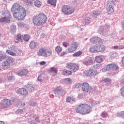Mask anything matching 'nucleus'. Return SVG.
I'll use <instances>...</instances> for the list:
<instances>
[{
  "label": "nucleus",
  "mask_w": 124,
  "mask_h": 124,
  "mask_svg": "<svg viewBox=\"0 0 124 124\" xmlns=\"http://www.w3.org/2000/svg\"><path fill=\"white\" fill-rule=\"evenodd\" d=\"M76 111L81 115H87L92 111V107L88 104H82L76 108Z\"/></svg>",
  "instance_id": "7ed1b4c3"
},
{
  "label": "nucleus",
  "mask_w": 124,
  "mask_h": 124,
  "mask_svg": "<svg viewBox=\"0 0 124 124\" xmlns=\"http://www.w3.org/2000/svg\"><path fill=\"white\" fill-rule=\"evenodd\" d=\"M88 60L89 61V62H90V63H94V58L91 57L88 59Z\"/></svg>",
  "instance_id": "a18cd8bd"
},
{
  "label": "nucleus",
  "mask_w": 124,
  "mask_h": 124,
  "mask_svg": "<svg viewBox=\"0 0 124 124\" xmlns=\"http://www.w3.org/2000/svg\"><path fill=\"white\" fill-rule=\"evenodd\" d=\"M81 89L82 92L88 93L90 91V85L87 82H84L81 85Z\"/></svg>",
  "instance_id": "2eb2a0df"
},
{
  "label": "nucleus",
  "mask_w": 124,
  "mask_h": 124,
  "mask_svg": "<svg viewBox=\"0 0 124 124\" xmlns=\"http://www.w3.org/2000/svg\"><path fill=\"white\" fill-rule=\"evenodd\" d=\"M49 73H58V69L54 67H51L49 70Z\"/></svg>",
  "instance_id": "72a5a7b5"
},
{
  "label": "nucleus",
  "mask_w": 124,
  "mask_h": 124,
  "mask_svg": "<svg viewBox=\"0 0 124 124\" xmlns=\"http://www.w3.org/2000/svg\"><path fill=\"white\" fill-rule=\"evenodd\" d=\"M6 58V54L3 52H0V62H1Z\"/></svg>",
  "instance_id": "a878e982"
},
{
  "label": "nucleus",
  "mask_w": 124,
  "mask_h": 124,
  "mask_svg": "<svg viewBox=\"0 0 124 124\" xmlns=\"http://www.w3.org/2000/svg\"><path fill=\"white\" fill-rule=\"evenodd\" d=\"M29 74V71L27 69H22L18 72L19 76H27Z\"/></svg>",
  "instance_id": "f3484780"
},
{
  "label": "nucleus",
  "mask_w": 124,
  "mask_h": 124,
  "mask_svg": "<svg viewBox=\"0 0 124 124\" xmlns=\"http://www.w3.org/2000/svg\"><path fill=\"white\" fill-rule=\"evenodd\" d=\"M84 73L87 77H90L91 78H94V77H95L98 74L97 71L93 70V69H90L85 71Z\"/></svg>",
  "instance_id": "6e6552de"
},
{
  "label": "nucleus",
  "mask_w": 124,
  "mask_h": 124,
  "mask_svg": "<svg viewBox=\"0 0 124 124\" xmlns=\"http://www.w3.org/2000/svg\"><path fill=\"white\" fill-rule=\"evenodd\" d=\"M37 80L39 82H40V83H42V82H43V77H42L41 75H40L38 77Z\"/></svg>",
  "instance_id": "37998d69"
},
{
  "label": "nucleus",
  "mask_w": 124,
  "mask_h": 124,
  "mask_svg": "<svg viewBox=\"0 0 124 124\" xmlns=\"http://www.w3.org/2000/svg\"><path fill=\"white\" fill-rule=\"evenodd\" d=\"M30 105H31V106H33V107L36 106V104L35 103V102H33V101H32V102H30Z\"/></svg>",
  "instance_id": "6e6d98bb"
},
{
  "label": "nucleus",
  "mask_w": 124,
  "mask_h": 124,
  "mask_svg": "<svg viewBox=\"0 0 124 124\" xmlns=\"http://www.w3.org/2000/svg\"><path fill=\"white\" fill-rule=\"evenodd\" d=\"M93 106H95V105H98L99 102L98 101H93L92 103Z\"/></svg>",
  "instance_id": "3c124183"
},
{
  "label": "nucleus",
  "mask_w": 124,
  "mask_h": 124,
  "mask_svg": "<svg viewBox=\"0 0 124 124\" xmlns=\"http://www.w3.org/2000/svg\"><path fill=\"white\" fill-rule=\"evenodd\" d=\"M32 23L35 26L44 25L47 21V16L45 14L41 13L32 18Z\"/></svg>",
  "instance_id": "f03ea898"
},
{
  "label": "nucleus",
  "mask_w": 124,
  "mask_h": 124,
  "mask_svg": "<svg viewBox=\"0 0 124 124\" xmlns=\"http://www.w3.org/2000/svg\"><path fill=\"white\" fill-rule=\"evenodd\" d=\"M105 46L104 45L92 46L90 47L89 51L91 53H99L105 50Z\"/></svg>",
  "instance_id": "423d86ee"
},
{
  "label": "nucleus",
  "mask_w": 124,
  "mask_h": 124,
  "mask_svg": "<svg viewBox=\"0 0 124 124\" xmlns=\"http://www.w3.org/2000/svg\"><path fill=\"white\" fill-rule=\"evenodd\" d=\"M10 31L12 33H15L16 32V25L15 24H12L10 27Z\"/></svg>",
  "instance_id": "b1692460"
},
{
  "label": "nucleus",
  "mask_w": 124,
  "mask_h": 124,
  "mask_svg": "<svg viewBox=\"0 0 124 124\" xmlns=\"http://www.w3.org/2000/svg\"><path fill=\"white\" fill-rule=\"evenodd\" d=\"M114 4L113 3V2L109 1L107 3V11L108 13V14H112L114 12Z\"/></svg>",
  "instance_id": "f8f14e48"
},
{
  "label": "nucleus",
  "mask_w": 124,
  "mask_h": 124,
  "mask_svg": "<svg viewBox=\"0 0 124 124\" xmlns=\"http://www.w3.org/2000/svg\"><path fill=\"white\" fill-rule=\"evenodd\" d=\"M25 88H27L31 93L34 91V85L32 82H29L28 84L25 85Z\"/></svg>",
  "instance_id": "dca6fc26"
},
{
  "label": "nucleus",
  "mask_w": 124,
  "mask_h": 124,
  "mask_svg": "<svg viewBox=\"0 0 124 124\" xmlns=\"http://www.w3.org/2000/svg\"><path fill=\"white\" fill-rule=\"evenodd\" d=\"M91 43H94L95 45H98L101 43H102V39L101 38L97 36H95L90 39Z\"/></svg>",
  "instance_id": "9d476101"
},
{
  "label": "nucleus",
  "mask_w": 124,
  "mask_h": 124,
  "mask_svg": "<svg viewBox=\"0 0 124 124\" xmlns=\"http://www.w3.org/2000/svg\"><path fill=\"white\" fill-rule=\"evenodd\" d=\"M107 70H110V68L109 67V64L105 65L104 68L102 69V71L103 72H106Z\"/></svg>",
  "instance_id": "58836bf2"
},
{
  "label": "nucleus",
  "mask_w": 124,
  "mask_h": 124,
  "mask_svg": "<svg viewBox=\"0 0 124 124\" xmlns=\"http://www.w3.org/2000/svg\"><path fill=\"white\" fill-rule=\"evenodd\" d=\"M101 12L100 11H94L93 12V16L94 17H97L99 14H100Z\"/></svg>",
  "instance_id": "a19ab883"
},
{
  "label": "nucleus",
  "mask_w": 124,
  "mask_h": 124,
  "mask_svg": "<svg viewBox=\"0 0 124 124\" xmlns=\"http://www.w3.org/2000/svg\"><path fill=\"white\" fill-rule=\"evenodd\" d=\"M30 38H31V36L29 35L26 34L23 37V39L24 41H29L30 40Z\"/></svg>",
  "instance_id": "ea45409f"
},
{
  "label": "nucleus",
  "mask_w": 124,
  "mask_h": 124,
  "mask_svg": "<svg viewBox=\"0 0 124 124\" xmlns=\"http://www.w3.org/2000/svg\"><path fill=\"white\" fill-rule=\"evenodd\" d=\"M0 104L2 108H8L11 105V100L8 99H4L1 101Z\"/></svg>",
  "instance_id": "9b49d317"
},
{
  "label": "nucleus",
  "mask_w": 124,
  "mask_h": 124,
  "mask_svg": "<svg viewBox=\"0 0 124 124\" xmlns=\"http://www.w3.org/2000/svg\"><path fill=\"white\" fill-rule=\"evenodd\" d=\"M66 68L73 71V72H76L79 69V65L72 62H68L66 64Z\"/></svg>",
  "instance_id": "0eeeda50"
},
{
  "label": "nucleus",
  "mask_w": 124,
  "mask_h": 124,
  "mask_svg": "<svg viewBox=\"0 0 124 124\" xmlns=\"http://www.w3.org/2000/svg\"><path fill=\"white\" fill-rule=\"evenodd\" d=\"M14 52H16V48L15 46H10L8 50H6L7 54L13 56V57H16V53Z\"/></svg>",
  "instance_id": "ddd939ff"
},
{
  "label": "nucleus",
  "mask_w": 124,
  "mask_h": 124,
  "mask_svg": "<svg viewBox=\"0 0 124 124\" xmlns=\"http://www.w3.org/2000/svg\"><path fill=\"white\" fill-rule=\"evenodd\" d=\"M42 4V3L41 2V1L38 0H36L34 1V5L35 6H36V7H40V6H41Z\"/></svg>",
  "instance_id": "473e14b6"
},
{
  "label": "nucleus",
  "mask_w": 124,
  "mask_h": 124,
  "mask_svg": "<svg viewBox=\"0 0 124 124\" xmlns=\"http://www.w3.org/2000/svg\"><path fill=\"white\" fill-rule=\"evenodd\" d=\"M6 61H7V62H8V63L9 64L10 66H11L13 65V64H14V59H13V58L9 57V58H7Z\"/></svg>",
  "instance_id": "5701e85b"
},
{
  "label": "nucleus",
  "mask_w": 124,
  "mask_h": 124,
  "mask_svg": "<svg viewBox=\"0 0 124 124\" xmlns=\"http://www.w3.org/2000/svg\"><path fill=\"white\" fill-rule=\"evenodd\" d=\"M62 74L63 75H67V70L66 69L63 70L62 71Z\"/></svg>",
  "instance_id": "4d7b16f0"
},
{
  "label": "nucleus",
  "mask_w": 124,
  "mask_h": 124,
  "mask_svg": "<svg viewBox=\"0 0 124 124\" xmlns=\"http://www.w3.org/2000/svg\"><path fill=\"white\" fill-rule=\"evenodd\" d=\"M62 50V48L60 46H56L55 48V51L58 54H60Z\"/></svg>",
  "instance_id": "e433bc0d"
},
{
  "label": "nucleus",
  "mask_w": 124,
  "mask_h": 124,
  "mask_svg": "<svg viewBox=\"0 0 124 124\" xmlns=\"http://www.w3.org/2000/svg\"><path fill=\"white\" fill-rule=\"evenodd\" d=\"M2 15L3 17L0 19V22L1 23H9L11 21L12 16L9 11L6 10L4 11L2 13Z\"/></svg>",
  "instance_id": "20e7f679"
},
{
  "label": "nucleus",
  "mask_w": 124,
  "mask_h": 124,
  "mask_svg": "<svg viewBox=\"0 0 124 124\" xmlns=\"http://www.w3.org/2000/svg\"><path fill=\"white\" fill-rule=\"evenodd\" d=\"M90 21H91V18H90V17H87L84 20V22L86 23V24H89V23H90Z\"/></svg>",
  "instance_id": "c03bdc74"
},
{
  "label": "nucleus",
  "mask_w": 124,
  "mask_h": 124,
  "mask_svg": "<svg viewBox=\"0 0 124 124\" xmlns=\"http://www.w3.org/2000/svg\"><path fill=\"white\" fill-rule=\"evenodd\" d=\"M7 79L8 81H9V82H12V81H14L15 80V77L13 74H8L7 75Z\"/></svg>",
  "instance_id": "412c9836"
},
{
  "label": "nucleus",
  "mask_w": 124,
  "mask_h": 124,
  "mask_svg": "<svg viewBox=\"0 0 124 124\" xmlns=\"http://www.w3.org/2000/svg\"><path fill=\"white\" fill-rule=\"evenodd\" d=\"M11 11L13 12L14 18L17 20H23L27 15L25 8L17 3L13 5L11 8Z\"/></svg>",
  "instance_id": "f257e3e1"
},
{
  "label": "nucleus",
  "mask_w": 124,
  "mask_h": 124,
  "mask_svg": "<svg viewBox=\"0 0 124 124\" xmlns=\"http://www.w3.org/2000/svg\"><path fill=\"white\" fill-rule=\"evenodd\" d=\"M29 123H30V124H36V123H35L34 122V121H30V122H29Z\"/></svg>",
  "instance_id": "69168bd1"
},
{
  "label": "nucleus",
  "mask_w": 124,
  "mask_h": 124,
  "mask_svg": "<svg viewBox=\"0 0 124 124\" xmlns=\"http://www.w3.org/2000/svg\"><path fill=\"white\" fill-rule=\"evenodd\" d=\"M62 44L64 47H67V44L66 43V42H64V43H63Z\"/></svg>",
  "instance_id": "338daca9"
},
{
  "label": "nucleus",
  "mask_w": 124,
  "mask_h": 124,
  "mask_svg": "<svg viewBox=\"0 0 124 124\" xmlns=\"http://www.w3.org/2000/svg\"><path fill=\"white\" fill-rule=\"evenodd\" d=\"M23 37L24 36L23 35H21V34H17L16 38L17 41H20V42H22V41H23Z\"/></svg>",
  "instance_id": "cd10ccee"
},
{
  "label": "nucleus",
  "mask_w": 124,
  "mask_h": 124,
  "mask_svg": "<svg viewBox=\"0 0 124 124\" xmlns=\"http://www.w3.org/2000/svg\"><path fill=\"white\" fill-rule=\"evenodd\" d=\"M45 64H46V62L45 61L40 62V65H45Z\"/></svg>",
  "instance_id": "680f3d73"
},
{
  "label": "nucleus",
  "mask_w": 124,
  "mask_h": 124,
  "mask_svg": "<svg viewBox=\"0 0 124 124\" xmlns=\"http://www.w3.org/2000/svg\"><path fill=\"white\" fill-rule=\"evenodd\" d=\"M78 97V98H80L81 99L83 98V97H84V95L82 93L79 94Z\"/></svg>",
  "instance_id": "052dcab7"
},
{
  "label": "nucleus",
  "mask_w": 124,
  "mask_h": 124,
  "mask_svg": "<svg viewBox=\"0 0 124 124\" xmlns=\"http://www.w3.org/2000/svg\"><path fill=\"white\" fill-rule=\"evenodd\" d=\"M121 85V86H124V77L122 78Z\"/></svg>",
  "instance_id": "13d9d810"
},
{
  "label": "nucleus",
  "mask_w": 124,
  "mask_h": 124,
  "mask_svg": "<svg viewBox=\"0 0 124 124\" xmlns=\"http://www.w3.org/2000/svg\"><path fill=\"white\" fill-rule=\"evenodd\" d=\"M63 92H64V90L61 87H57L54 91V93L57 95H60L62 94Z\"/></svg>",
  "instance_id": "a211bd4d"
},
{
  "label": "nucleus",
  "mask_w": 124,
  "mask_h": 124,
  "mask_svg": "<svg viewBox=\"0 0 124 124\" xmlns=\"http://www.w3.org/2000/svg\"><path fill=\"white\" fill-rule=\"evenodd\" d=\"M19 28H21L22 29L25 27V24L23 22L19 23L18 24Z\"/></svg>",
  "instance_id": "de8ad7c7"
},
{
  "label": "nucleus",
  "mask_w": 124,
  "mask_h": 124,
  "mask_svg": "<svg viewBox=\"0 0 124 124\" xmlns=\"http://www.w3.org/2000/svg\"><path fill=\"white\" fill-rule=\"evenodd\" d=\"M83 63L84 64H85V65H90V64H91V63L89 60L84 61Z\"/></svg>",
  "instance_id": "603ef678"
},
{
  "label": "nucleus",
  "mask_w": 124,
  "mask_h": 124,
  "mask_svg": "<svg viewBox=\"0 0 124 124\" xmlns=\"http://www.w3.org/2000/svg\"><path fill=\"white\" fill-rule=\"evenodd\" d=\"M65 54H66V52L64 51L61 54V56H64Z\"/></svg>",
  "instance_id": "774afa93"
},
{
  "label": "nucleus",
  "mask_w": 124,
  "mask_h": 124,
  "mask_svg": "<svg viewBox=\"0 0 124 124\" xmlns=\"http://www.w3.org/2000/svg\"><path fill=\"white\" fill-rule=\"evenodd\" d=\"M95 61L96 62L100 63L101 62H102L103 60L102 59V57L101 56H97L95 57Z\"/></svg>",
  "instance_id": "c756f323"
},
{
  "label": "nucleus",
  "mask_w": 124,
  "mask_h": 124,
  "mask_svg": "<svg viewBox=\"0 0 124 124\" xmlns=\"http://www.w3.org/2000/svg\"><path fill=\"white\" fill-rule=\"evenodd\" d=\"M67 75H72V71L67 70Z\"/></svg>",
  "instance_id": "bf43d9fd"
},
{
  "label": "nucleus",
  "mask_w": 124,
  "mask_h": 124,
  "mask_svg": "<svg viewBox=\"0 0 124 124\" xmlns=\"http://www.w3.org/2000/svg\"><path fill=\"white\" fill-rule=\"evenodd\" d=\"M62 12L65 15H69V14H72L74 12V9L69 6H64L62 7Z\"/></svg>",
  "instance_id": "1a4fd4ad"
},
{
  "label": "nucleus",
  "mask_w": 124,
  "mask_h": 124,
  "mask_svg": "<svg viewBox=\"0 0 124 124\" xmlns=\"http://www.w3.org/2000/svg\"><path fill=\"white\" fill-rule=\"evenodd\" d=\"M121 94L124 97V86L121 89Z\"/></svg>",
  "instance_id": "8fccbe9b"
},
{
  "label": "nucleus",
  "mask_w": 124,
  "mask_h": 124,
  "mask_svg": "<svg viewBox=\"0 0 124 124\" xmlns=\"http://www.w3.org/2000/svg\"><path fill=\"white\" fill-rule=\"evenodd\" d=\"M109 56L111 58H115V57H116V54L114 52H110L109 54Z\"/></svg>",
  "instance_id": "09e8293b"
},
{
  "label": "nucleus",
  "mask_w": 124,
  "mask_h": 124,
  "mask_svg": "<svg viewBox=\"0 0 124 124\" xmlns=\"http://www.w3.org/2000/svg\"><path fill=\"white\" fill-rule=\"evenodd\" d=\"M37 55L38 56L47 58L52 55V51L50 50H47L45 47H42L37 51Z\"/></svg>",
  "instance_id": "39448f33"
},
{
  "label": "nucleus",
  "mask_w": 124,
  "mask_h": 124,
  "mask_svg": "<svg viewBox=\"0 0 124 124\" xmlns=\"http://www.w3.org/2000/svg\"><path fill=\"white\" fill-rule=\"evenodd\" d=\"M78 47V44L76 43H73L67 49L68 53H73L74 51H75Z\"/></svg>",
  "instance_id": "4468645a"
},
{
  "label": "nucleus",
  "mask_w": 124,
  "mask_h": 124,
  "mask_svg": "<svg viewBox=\"0 0 124 124\" xmlns=\"http://www.w3.org/2000/svg\"><path fill=\"white\" fill-rule=\"evenodd\" d=\"M119 50L124 49V46H118Z\"/></svg>",
  "instance_id": "e2e57ef3"
},
{
  "label": "nucleus",
  "mask_w": 124,
  "mask_h": 124,
  "mask_svg": "<svg viewBox=\"0 0 124 124\" xmlns=\"http://www.w3.org/2000/svg\"><path fill=\"white\" fill-rule=\"evenodd\" d=\"M22 113H23V109H18L16 111V114H21Z\"/></svg>",
  "instance_id": "864d4df0"
},
{
  "label": "nucleus",
  "mask_w": 124,
  "mask_h": 124,
  "mask_svg": "<svg viewBox=\"0 0 124 124\" xmlns=\"http://www.w3.org/2000/svg\"><path fill=\"white\" fill-rule=\"evenodd\" d=\"M116 117H120V118H123L124 119V111L118 112L116 114Z\"/></svg>",
  "instance_id": "7c9ffc66"
},
{
  "label": "nucleus",
  "mask_w": 124,
  "mask_h": 124,
  "mask_svg": "<svg viewBox=\"0 0 124 124\" xmlns=\"http://www.w3.org/2000/svg\"><path fill=\"white\" fill-rule=\"evenodd\" d=\"M104 82H105V83H106L107 85H109V84L111 83V82H112V81L111 80V79H110L109 78H104L103 79Z\"/></svg>",
  "instance_id": "4c0bfd02"
},
{
  "label": "nucleus",
  "mask_w": 124,
  "mask_h": 124,
  "mask_svg": "<svg viewBox=\"0 0 124 124\" xmlns=\"http://www.w3.org/2000/svg\"><path fill=\"white\" fill-rule=\"evenodd\" d=\"M108 66L109 67V69H111L112 70H117V69H119V67L115 63L109 64Z\"/></svg>",
  "instance_id": "aec40b11"
},
{
  "label": "nucleus",
  "mask_w": 124,
  "mask_h": 124,
  "mask_svg": "<svg viewBox=\"0 0 124 124\" xmlns=\"http://www.w3.org/2000/svg\"><path fill=\"white\" fill-rule=\"evenodd\" d=\"M83 54V51H78L73 54V57H74V58H78V57H80L81 55Z\"/></svg>",
  "instance_id": "c85d7f7f"
},
{
  "label": "nucleus",
  "mask_w": 124,
  "mask_h": 124,
  "mask_svg": "<svg viewBox=\"0 0 124 124\" xmlns=\"http://www.w3.org/2000/svg\"><path fill=\"white\" fill-rule=\"evenodd\" d=\"M2 66H3V67H10V65L7 62V60H6L2 63Z\"/></svg>",
  "instance_id": "f704fd0d"
},
{
  "label": "nucleus",
  "mask_w": 124,
  "mask_h": 124,
  "mask_svg": "<svg viewBox=\"0 0 124 124\" xmlns=\"http://www.w3.org/2000/svg\"><path fill=\"white\" fill-rule=\"evenodd\" d=\"M107 112L104 111L103 112H102L101 114V117H102V118H103V119H105V118L107 117Z\"/></svg>",
  "instance_id": "79ce46f5"
},
{
  "label": "nucleus",
  "mask_w": 124,
  "mask_h": 124,
  "mask_svg": "<svg viewBox=\"0 0 124 124\" xmlns=\"http://www.w3.org/2000/svg\"><path fill=\"white\" fill-rule=\"evenodd\" d=\"M37 46V43L34 41H31L30 44V47L31 49H35Z\"/></svg>",
  "instance_id": "4be33fe9"
},
{
  "label": "nucleus",
  "mask_w": 124,
  "mask_h": 124,
  "mask_svg": "<svg viewBox=\"0 0 124 124\" xmlns=\"http://www.w3.org/2000/svg\"><path fill=\"white\" fill-rule=\"evenodd\" d=\"M17 93L22 95H27V94H28V91H27V89L23 88L18 89Z\"/></svg>",
  "instance_id": "6ab92c4d"
},
{
  "label": "nucleus",
  "mask_w": 124,
  "mask_h": 124,
  "mask_svg": "<svg viewBox=\"0 0 124 124\" xmlns=\"http://www.w3.org/2000/svg\"><path fill=\"white\" fill-rule=\"evenodd\" d=\"M67 102H69V103H73L75 102V99L73 97L68 96L66 98Z\"/></svg>",
  "instance_id": "393cba45"
},
{
  "label": "nucleus",
  "mask_w": 124,
  "mask_h": 124,
  "mask_svg": "<svg viewBox=\"0 0 124 124\" xmlns=\"http://www.w3.org/2000/svg\"><path fill=\"white\" fill-rule=\"evenodd\" d=\"M48 3L53 5V6H56V3H57V0H48Z\"/></svg>",
  "instance_id": "c9c22d12"
},
{
  "label": "nucleus",
  "mask_w": 124,
  "mask_h": 124,
  "mask_svg": "<svg viewBox=\"0 0 124 124\" xmlns=\"http://www.w3.org/2000/svg\"><path fill=\"white\" fill-rule=\"evenodd\" d=\"M99 33L102 34V35H106L107 34V31L104 30L102 27L100 28L99 29L98 31Z\"/></svg>",
  "instance_id": "bb28decb"
},
{
  "label": "nucleus",
  "mask_w": 124,
  "mask_h": 124,
  "mask_svg": "<svg viewBox=\"0 0 124 124\" xmlns=\"http://www.w3.org/2000/svg\"><path fill=\"white\" fill-rule=\"evenodd\" d=\"M113 48L114 49V50L119 49V46H113Z\"/></svg>",
  "instance_id": "0e129e2a"
},
{
  "label": "nucleus",
  "mask_w": 124,
  "mask_h": 124,
  "mask_svg": "<svg viewBox=\"0 0 124 124\" xmlns=\"http://www.w3.org/2000/svg\"><path fill=\"white\" fill-rule=\"evenodd\" d=\"M80 87H81V83H78L76 84L75 88H76L77 89H79V88H80Z\"/></svg>",
  "instance_id": "5fc2aeb1"
},
{
  "label": "nucleus",
  "mask_w": 124,
  "mask_h": 124,
  "mask_svg": "<svg viewBox=\"0 0 124 124\" xmlns=\"http://www.w3.org/2000/svg\"><path fill=\"white\" fill-rule=\"evenodd\" d=\"M24 1L27 5H29V6H31L32 5L33 3V0H23Z\"/></svg>",
  "instance_id": "2f4dec72"
},
{
  "label": "nucleus",
  "mask_w": 124,
  "mask_h": 124,
  "mask_svg": "<svg viewBox=\"0 0 124 124\" xmlns=\"http://www.w3.org/2000/svg\"><path fill=\"white\" fill-rule=\"evenodd\" d=\"M65 82L66 84H70L71 83V79L70 78H65Z\"/></svg>",
  "instance_id": "49530a36"
}]
</instances>
